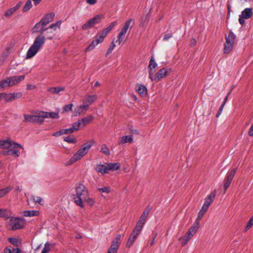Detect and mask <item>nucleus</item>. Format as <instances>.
Returning a JSON list of instances; mask_svg holds the SVG:
<instances>
[{"label": "nucleus", "instance_id": "obj_25", "mask_svg": "<svg viewBox=\"0 0 253 253\" xmlns=\"http://www.w3.org/2000/svg\"><path fill=\"white\" fill-rule=\"evenodd\" d=\"M13 187L11 186H9L4 188L0 189V198L3 197L6 194L9 193L12 190Z\"/></svg>", "mask_w": 253, "mask_h": 253}, {"label": "nucleus", "instance_id": "obj_38", "mask_svg": "<svg viewBox=\"0 0 253 253\" xmlns=\"http://www.w3.org/2000/svg\"><path fill=\"white\" fill-rule=\"evenodd\" d=\"M32 6V1L31 0H28L26 2L25 5L23 6L22 10L23 12H25L28 11L30 9V8Z\"/></svg>", "mask_w": 253, "mask_h": 253}, {"label": "nucleus", "instance_id": "obj_54", "mask_svg": "<svg viewBox=\"0 0 253 253\" xmlns=\"http://www.w3.org/2000/svg\"><path fill=\"white\" fill-rule=\"evenodd\" d=\"M84 112L83 109H82L81 106H78L75 111V116H77L80 115L82 113Z\"/></svg>", "mask_w": 253, "mask_h": 253}, {"label": "nucleus", "instance_id": "obj_44", "mask_svg": "<svg viewBox=\"0 0 253 253\" xmlns=\"http://www.w3.org/2000/svg\"><path fill=\"white\" fill-rule=\"evenodd\" d=\"M51 245H52V244H50L48 242H46L41 253H49L50 250V246Z\"/></svg>", "mask_w": 253, "mask_h": 253}, {"label": "nucleus", "instance_id": "obj_40", "mask_svg": "<svg viewBox=\"0 0 253 253\" xmlns=\"http://www.w3.org/2000/svg\"><path fill=\"white\" fill-rule=\"evenodd\" d=\"M143 226V225H142V224L137 222V224L133 229L132 232L134 233H137V234L139 235V233L142 229Z\"/></svg>", "mask_w": 253, "mask_h": 253}, {"label": "nucleus", "instance_id": "obj_31", "mask_svg": "<svg viewBox=\"0 0 253 253\" xmlns=\"http://www.w3.org/2000/svg\"><path fill=\"white\" fill-rule=\"evenodd\" d=\"M149 19L150 15L149 14H147L145 16L142 17L141 18L140 26L142 27L146 26L149 20Z\"/></svg>", "mask_w": 253, "mask_h": 253}, {"label": "nucleus", "instance_id": "obj_43", "mask_svg": "<svg viewBox=\"0 0 253 253\" xmlns=\"http://www.w3.org/2000/svg\"><path fill=\"white\" fill-rule=\"evenodd\" d=\"M81 126L82 123L81 121H79L78 122H75L71 128L72 129V131L75 132L76 130L79 129Z\"/></svg>", "mask_w": 253, "mask_h": 253}, {"label": "nucleus", "instance_id": "obj_52", "mask_svg": "<svg viewBox=\"0 0 253 253\" xmlns=\"http://www.w3.org/2000/svg\"><path fill=\"white\" fill-rule=\"evenodd\" d=\"M132 19L130 18L128 19L127 21H126L124 27L122 29L127 31L131 23L132 22Z\"/></svg>", "mask_w": 253, "mask_h": 253}, {"label": "nucleus", "instance_id": "obj_57", "mask_svg": "<svg viewBox=\"0 0 253 253\" xmlns=\"http://www.w3.org/2000/svg\"><path fill=\"white\" fill-rule=\"evenodd\" d=\"M207 210L208 209H205V210H204V209H203V207H202L201 210L199 211V213H198V217L197 218V219L198 220H200L202 218V216H203L204 213L206 212Z\"/></svg>", "mask_w": 253, "mask_h": 253}, {"label": "nucleus", "instance_id": "obj_60", "mask_svg": "<svg viewBox=\"0 0 253 253\" xmlns=\"http://www.w3.org/2000/svg\"><path fill=\"white\" fill-rule=\"evenodd\" d=\"M33 201L37 203L40 204V205H42V199L41 197H32Z\"/></svg>", "mask_w": 253, "mask_h": 253}, {"label": "nucleus", "instance_id": "obj_23", "mask_svg": "<svg viewBox=\"0 0 253 253\" xmlns=\"http://www.w3.org/2000/svg\"><path fill=\"white\" fill-rule=\"evenodd\" d=\"M12 146V142L7 140H0V148L8 149Z\"/></svg>", "mask_w": 253, "mask_h": 253}, {"label": "nucleus", "instance_id": "obj_37", "mask_svg": "<svg viewBox=\"0 0 253 253\" xmlns=\"http://www.w3.org/2000/svg\"><path fill=\"white\" fill-rule=\"evenodd\" d=\"M100 152H101L102 153L104 154L106 156H109L110 155V150L108 147L107 146V145L105 144L102 145V147L100 149Z\"/></svg>", "mask_w": 253, "mask_h": 253}, {"label": "nucleus", "instance_id": "obj_46", "mask_svg": "<svg viewBox=\"0 0 253 253\" xmlns=\"http://www.w3.org/2000/svg\"><path fill=\"white\" fill-rule=\"evenodd\" d=\"M73 106V103H70L67 105H66L64 106L63 108V111L62 113H64L65 112L70 111L72 110V107Z\"/></svg>", "mask_w": 253, "mask_h": 253}, {"label": "nucleus", "instance_id": "obj_22", "mask_svg": "<svg viewBox=\"0 0 253 253\" xmlns=\"http://www.w3.org/2000/svg\"><path fill=\"white\" fill-rule=\"evenodd\" d=\"M39 214V211L36 210L32 211H23V215L24 216L32 217L37 216Z\"/></svg>", "mask_w": 253, "mask_h": 253}, {"label": "nucleus", "instance_id": "obj_9", "mask_svg": "<svg viewBox=\"0 0 253 253\" xmlns=\"http://www.w3.org/2000/svg\"><path fill=\"white\" fill-rule=\"evenodd\" d=\"M95 169L97 172H100L103 174L107 173L108 172L107 166L101 164V163L96 165Z\"/></svg>", "mask_w": 253, "mask_h": 253}, {"label": "nucleus", "instance_id": "obj_3", "mask_svg": "<svg viewBox=\"0 0 253 253\" xmlns=\"http://www.w3.org/2000/svg\"><path fill=\"white\" fill-rule=\"evenodd\" d=\"M9 221L10 228L12 230L20 229L24 227L25 219L22 217H10Z\"/></svg>", "mask_w": 253, "mask_h": 253}, {"label": "nucleus", "instance_id": "obj_39", "mask_svg": "<svg viewBox=\"0 0 253 253\" xmlns=\"http://www.w3.org/2000/svg\"><path fill=\"white\" fill-rule=\"evenodd\" d=\"M8 241L10 243L13 245L14 246L18 247L20 245L21 243L19 240L14 237H10L8 238Z\"/></svg>", "mask_w": 253, "mask_h": 253}, {"label": "nucleus", "instance_id": "obj_61", "mask_svg": "<svg viewBox=\"0 0 253 253\" xmlns=\"http://www.w3.org/2000/svg\"><path fill=\"white\" fill-rule=\"evenodd\" d=\"M61 131L63 135L68 134L74 132L73 131H72V129L71 127L69 128L62 129Z\"/></svg>", "mask_w": 253, "mask_h": 253}, {"label": "nucleus", "instance_id": "obj_34", "mask_svg": "<svg viewBox=\"0 0 253 253\" xmlns=\"http://www.w3.org/2000/svg\"><path fill=\"white\" fill-rule=\"evenodd\" d=\"M92 120V117L90 116L89 117L83 118L79 121H81L82 123V126H84L88 124Z\"/></svg>", "mask_w": 253, "mask_h": 253}, {"label": "nucleus", "instance_id": "obj_21", "mask_svg": "<svg viewBox=\"0 0 253 253\" xmlns=\"http://www.w3.org/2000/svg\"><path fill=\"white\" fill-rule=\"evenodd\" d=\"M108 170H116L118 169L120 167V164L119 163H108L107 164Z\"/></svg>", "mask_w": 253, "mask_h": 253}, {"label": "nucleus", "instance_id": "obj_26", "mask_svg": "<svg viewBox=\"0 0 253 253\" xmlns=\"http://www.w3.org/2000/svg\"><path fill=\"white\" fill-rule=\"evenodd\" d=\"M61 21H58L55 23H53L50 25V26L46 29V31H49L51 29L53 31H55L57 30V27H60V26L61 24Z\"/></svg>", "mask_w": 253, "mask_h": 253}, {"label": "nucleus", "instance_id": "obj_19", "mask_svg": "<svg viewBox=\"0 0 253 253\" xmlns=\"http://www.w3.org/2000/svg\"><path fill=\"white\" fill-rule=\"evenodd\" d=\"M102 42L98 39V37H96V39L95 40H93L91 42L90 44L88 45L87 48L86 49V51L87 50H90L95 48V47L98 44L100 43H101Z\"/></svg>", "mask_w": 253, "mask_h": 253}, {"label": "nucleus", "instance_id": "obj_2", "mask_svg": "<svg viewBox=\"0 0 253 253\" xmlns=\"http://www.w3.org/2000/svg\"><path fill=\"white\" fill-rule=\"evenodd\" d=\"M88 195V191L85 186L80 184L76 188V194L73 195L75 203L81 207H84L83 199Z\"/></svg>", "mask_w": 253, "mask_h": 253}, {"label": "nucleus", "instance_id": "obj_6", "mask_svg": "<svg viewBox=\"0 0 253 253\" xmlns=\"http://www.w3.org/2000/svg\"><path fill=\"white\" fill-rule=\"evenodd\" d=\"M170 68H163L160 69L155 76V80H160L169 75L171 72Z\"/></svg>", "mask_w": 253, "mask_h": 253}, {"label": "nucleus", "instance_id": "obj_15", "mask_svg": "<svg viewBox=\"0 0 253 253\" xmlns=\"http://www.w3.org/2000/svg\"><path fill=\"white\" fill-rule=\"evenodd\" d=\"M199 228V221L197 222L196 223L193 224L189 229L187 233H188L189 235H190L192 236L196 233Z\"/></svg>", "mask_w": 253, "mask_h": 253}, {"label": "nucleus", "instance_id": "obj_12", "mask_svg": "<svg viewBox=\"0 0 253 253\" xmlns=\"http://www.w3.org/2000/svg\"><path fill=\"white\" fill-rule=\"evenodd\" d=\"M5 156H12L14 157H19L20 152L16 150L9 149L8 150L2 151L1 153Z\"/></svg>", "mask_w": 253, "mask_h": 253}, {"label": "nucleus", "instance_id": "obj_18", "mask_svg": "<svg viewBox=\"0 0 253 253\" xmlns=\"http://www.w3.org/2000/svg\"><path fill=\"white\" fill-rule=\"evenodd\" d=\"M252 9L251 8H246L242 12L241 15L246 19L250 18L252 15Z\"/></svg>", "mask_w": 253, "mask_h": 253}, {"label": "nucleus", "instance_id": "obj_35", "mask_svg": "<svg viewBox=\"0 0 253 253\" xmlns=\"http://www.w3.org/2000/svg\"><path fill=\"white\" fill-rule=\"evenodd\" d=\"M119 245L112 242V245L108 250L109 253H117Z\"/></svg>", "mask_w": 253, "mask_h": 253}, {"label": "nucleus", "instance_id": "obj_16", "mask_svg": "<svg viewBox=\"0 0 253 253\" xmlns=\"http://www.w3.org/2000/svg\"><path fill=\"white\" fill-rule=\"evenodd\" d=\"M133 137L131 135H125L123 136L120 142H119V144H124L126 143H131L133 142Z\"/></svg>", "mask_w": 253, "mask_h": 253}, {"label": "nucleus", "instance_id": "obj_59", "mask_svg": "<svg viewBox=\"0 0 253 253\" xmlns=\"http://www.w3.org/2000/svg\"><path fill=\"white\" fill-rule=\"evenodd\" d=\"M211 202V201L208 200L206 198L205 203L203 205V209H204V210H205V209H208Z\"/></svg>", "mask_w": 253, "mask_h": 253}, {"label": "nucleus", "instance_id": "obj_20", "mask_svg": "<svg viewBox=\"0 0 253 253\" xmlns=\"http://www.w3.org/2000/svg\"><path fill=\"white\" fill-rule=\"evenodd\" d=\"M236 38L235 35L232 32H230L227 36L225 37V42L226 43H234V41Z\"/></svg>", "mask_w": 253, "mask_h": 253}, {"label": "nucleus", "instance_id": "obj_13", "mask_svg": "<svg viewBox=\"0 0 253 253\" xmlns=\"http://www.w3.org/2000/svg\"><path fill=\"white\" fill-rule=\"evenodd\" d=\"M24 119L23 120V122L34 123L38 121V118H39V117L38 116L24 114Z\"/></svg>", "mask_w": 253, "mask_h": 253}, {"label": "nucleus", "instance_id": "obj_30", "mask_svg": "<svg viewBox=\"0 0 253 253\" xmlns=\"http://www.w3.org/2000/svg\"><path fill=\"white\" fill-rule=\"evenodd\" d=\"M1 95L2 98H5L6 102H9L14 100L12 93H6L3 92Z\"/></svg>", "mask_w": 253, "mask_h": 253}, {"label": "nucleus", "instance_id": "obj_1", "mask_svg": "<svg viewBox=\"0 0 253 253\" xmlns=\"http://www.w3.org/2000/svg\"><path fill=\"white\" fill-rule=\"evenodd\" d=\"M45 42V37L43 35L37 36L33 43L28 49L26 56V59H30L34 57L44 45Z\"/></svg>", "mask_w": 253, "mask_h": 253}, {"label": "nucleus", "instance_id": "obj_10", "mask_svg": "<svg viewBox=\"0 0 253 253\" xmlns=\"http://www.w3.org/2000/svg\"><path fill=\"white\" fill-rule=\"evenodd\" d=\"M136 89L137 92L141 96H145L147 93V88L143 85L138 84L136 86Z\"/></svg>", "mask_w": 253, "mask_h": 253}, {"label": "nucleus", "instance_id": "obj_48", "mask_svg": "<svg viewBox=\"0 0 253 253\" xmlns=\"http://www.w3.org/2000/svg\"><path fill=\"white\" fill-rule=\"evenodd\" d=\"M83 201H85L90 206H92L94 205L95 202L92 198L88 197V195L83 199Z\"/></svg>", "mask_w": 253, "mask_h": 253}, {"label": "nucleus", "instance_id": "obj_63", "mask_svg": "<svg viewBox=\"0 0 253 253\" xmlns=\"http://www.w3.org/2000/svg\"><path fill=\"white\" fill-rule=\"evenodd\" d=\"M225 182L224 185V193L226 192L227 189L229 188V187L230 186V185L231 183V181H229L228 180H227L226 179H225Z\"/></svg>", "mask_w": 253, "mask_h": 253}, {"label": "nucleus", "instance_id": "obj_45", "mask_svg": "<svg viewBox=\"0 0 253 253\" xmlns=\"http://www.w3.org/2000/svg\"><path fill=\"white\" fill-rule=\"evenodd\" d=\"M8 54L6 52H3L0 54V65H1L6 60Z\"/></svg>", "mask_w": 253, "mask_h": 253}, {"label": "nucleus", "instance_id": "obj_58", "mask_svg": "<svg viewBox=\"0 0 253 253\" xmlns=\"http://www.w3.org/2000/svg\"><path fill=\"white\" fill-rule=\"evenodd\" d=\"M215 190H214L213 192H211L206 199H207L208 200H210V201L212 202L215 198Z\"/></svg>", "mask_w": 253, "mask_h": 253}, {"label": "nucleus", "instance_id": "obj_64", "mask_svg": "<svg viewBox=\"0 0 253 253\" xmlns=\"http://www.w3.org/2000/svg\"><path fill=\"white\" fill-rule=\"evenodd\" d=\"M151 209H152V208L150 206H148L142 213L143 214L145 213V215L147 216L148 215V214H149V213L150 212Z\"/></svg>", "mask_w": 253, "mask_h": 253}, {"label": "nucleus", "instance_id": "obj_8", "mask_svg": "<svg viewBox=\"0 0 253 253\" xmlns=\"http://www.w3.org/2000/svg\"><path fill=\"white\" fill-rule=\"evenodd\" d=\"M45 26H43L42 23H40V21L38 22L33 29V33H43L46 31Z\"/></svg>", "mask_w": 253, "mask_h": 253}, {"label": "nucleus", "instance_id": "obj_47", "mask_svg": "<svg viewBox=\"0 0 253 253\" xmlns=\"http://www.w3.org/2000/svg\"><path fill=\"white\" fill-rule=\"evenodd\" d=\"M64 140L70 143H76L77 142V140L74 137H71L70 136L65 137Z\"/></svg>", "mask_w": 253, "mask_h": 253}, {"label": "nucleus", "instance_id": "obj_50", "mask_svg": "<svg viewBox=\"0 0 253 253\" xmlns=\"http://www.w3.org/2000/svg\"><path fill=\"white\" fill-rule=\"evenodd\" d=\"M97 189L100 192L105 193L106 194H108L110 192V188L108 186H105L102 188H98Z\"/></svg>", "mask_w": 253, "mask_h": 253}, {"label": "nucleus", "instance_id": "obj_32", "mask_svg": "<svg viewBox=\"0 0 253 253\" xmlns=\"http://www.w3.org/2000/svg\"><path fill=\"white\" fill-rule=\"evenodd\" d=\"M0 217L8 219L9 217V211L4 209H0Z\"/></svg>", "mask_w": 253, "mask_h": 253}, {"label": "nucleus", "instance_id": "obj_29", "mask_svg": "<svg viewBox=\"0 0 253 253\" xmlns=\"http://www.w3.org/2000/svg\"><path fill=\"white\" fill-rule=\"evenodd\" d=\"M97 96L96 95H88L85 101V103H87L89 105L92 104L96 99Z\"/></svg>", "mask_w": 253, "mask_h": 253}, {"label": "nucleus", "instance_id": "obj_24", "mask_svg": "<svg viewBox=\"0 0 253 253\" xmlns=\"http://www.w3.org/2000/svg\"><path fill=\"white\" fill-rule=\"evenodd\" d=\"M0 85L2 88L6 87L7 86H11L12 85L11 84V82L9 77L6 79L1 80L0 82Z\"/></svg>", "mask_w": 253, "mask_h": 253}, {"label": "nucleus", "instance_id": "obj_53", "mask_svg": "<svg viewBox=\"0 0 253 253\" xmlns=\"http://www.w3.org/2000/svg\"><path fill=\"white\" fill-rule=\"evenodd\" d=\"M145 214H145L142 213L141 214L138 221H137L138 223L142 224V225H144L145 224L146 218L147 217Z\"/></svg>", "mask_w": 253, "mask_h": 253}, {"label": "nucleus", "instance_id": "obj_11", "mask_svg": "<svg viewBox=\"0 0 253 253\" xmlns=\"http://www.w3.org/2000/svg\"><path fill=\"white\" fill-rule=\"evenodd\" d=\"M10 80L11 82V84L12 86L18 84L19 82L23 80L25 78V76L23 75L22 76H17L9 77Z\"/></svg>", "mask_w": 253, "mask_h": 253}, {"label": "nucleus", "instance_id": "obj_28", "mask_svg": "<svg viewBox=\"0 0 253 253\" xmlns=\"http://www.w3.org/2000/svg\"><path fill=\"white\" fill-rule=\"evenodd\" d=\"M236 171L237 168H234L231 171L228 172L225 179L228 180L229 181H230L232 182Z\"/></svg>", "mask_w": 253, "mask_h": 253}, {"label": "nucleus", "instance_id": "obj_56", "mask_svg": "<svg viewBox=\"0 0 253 253\" xmlns=\"http://www.w3.org/2000/svg\"><path fill=\"white\" fill-rule=\"evenodd\" d=\"M48 118L52 119H58L59 118V114L56 112L48 113Z\"/></svg>", "mask_w": 253, "mask_h": 253}, {"label": "nucleus", "instance_id": "obj_55", "mask_svg": "<svg viewBox=\"0 0 253 253\" xmlns=\"http://www.w3.org/2000/svg\"><path fill=\"white\" fill-rule=\"evenodd\" d=\"M107 36V34L105 33V32H103L102 31V32L98 34L96 37H98V39L102 42L103 41L104 38Z\"/></svg>", "mask_w": 253, "mask_h": 253}, {"label": "nucleus", "instance_id": "obj_49", "mask_svg": "<svg viewBox=\"0 0 253 253\" xmlns=\"http://www.w3.org/2000/svg\"><path fill=\"white\" fill-rule=\"evenodd\" d=\"M115 46H116V44L115 43L114 39L113 40V41L112 42L109 48L108 49L107 52L106 54V56H107L108 55H109L112 52V51L113 50V49H114Z\"/></svg>", "mask_w": 253, "mask_h": 253}, {"label": "nucleus", "instance_id": "obj_17", "mask_svg": "<svg viewBox=\"0 0 253 253\" xmlns=\"http://www.w3.org/2000/svg\"><path fill=\"white\" fill-rule=\"evenodd\" d=\"M64 87H52L49 88L47 90L51 93L59 94L61 91H64Z\"/></svg>", "mask_w": 253, "mask_h": 253}, {"label": "nucleus", "instance_id": "obj_4", "mask_svg": "<svg viewBox=\"0 0 253 253\" xmlns=\"http://www.w3.org/2000/svg\"><path fill=\"white\" fill-rule=\"evenodd\" d=\"M94 141L93 140H90L84 144L83 147L80 148L74 155L79 160L84 156L92 146Z\"/></svg>", "mask_w": 253, "mask_h": 253}, {"label": "nucleus", "instance_id": "obj_42", "mask_svg": "<svg viewBox=\"0 0 253 253\" xmlns=\"http://www.w3.org/2000/svg\"><path fill=\"white\" fill-rule=\"evenodd\" d=\"M78 161H79V159L74 154L73 157H72L70 159H69L68 161L66 162L65 165L66 166H70Z\"/></svg>", "mask_w": 253, "mask_h": 253}, {"label": "nucleus", "instance_id": "obj_36", "mask_svg": "<svg viewBox=\"0 0 253 253\" xmlns=\"http://www.w3.org/2000/svg\"><path fill=\"white\" fill-rule=\"evenodd\" d=\"M158 66L157 63L155 61L154 57L153 56H151L149 65V68L150 69H153L156 68Z\"/></svg>", "mask_w": 253, "mask_h": 253}, {"label": "nucleus", "instance_id": "obj_41", "mask_svg": "<svg viewBox=\"0 0 253 253\" xmlns=\"http://www.w3.org/2000/svg\"><path fill=\"white\" fill-rule=\"evenodd\" d=\"M48 112H42L40 113L39 115L38 116L39 118H38V121L40 122H42L44 118H48Z\"/></svg>", "mask_w": 253, "mask_h": 253}, {"label": "nucleus", "instance_id": "obj_51", "mask_svg": "<svg viewBox=\"0 0 253 253\" xmlns=\"http://www.w3.org/2000/svg\"><path fill=\"white\" fill-rule=\"evenodd\" d=\"M253 225V215L250 218L249 221L247 223V224L246 226L245 230L247 231L249 229H250L252 225Z\"/></svg>", "mask_w": 253, "mask_h": 253}, {"label": "nucleus", "instance_id": "obj_62", "mask_svg": "<svg viewBox=\"0 0 253 253\" xmlns=\"http://www.w3.org/2000/svg\"><path fill=\"white\" fill-rule=\"evenodd\" d=\"M12 93L13 95L14 100L21 97L23 95L22 93L21 92H12Z\"/></svg>", "mask_w": 253, "mask_h": 253}, {"label": "nucleus", "instance_id": "obj_33", "mask_svg": "<svg viewBox=\"0 0 253 253\" xmlns=\"http://www.w3.org/2000/svg\"><path fill=\"white\" fill-rule=\"evenodd\" d=\"M233 44H234L230 43V42L229 43L225 42L224 44V45H225L224 49V53H230L233 49Z\"/></svg>", "mask_w": 253, "mask_h": 253}, {"label": "nucleus", "instance_id": "obj_5", "mask_svg": "<svg viewBox=\"0 0 253 253\" xmlns=\"http://www.w3.org/2000/svg\"><path fill=\"white\" fill-rule=\"evenodd\" d=\"M101 20V17L100 15H96L93 18L89 19L87 22L82 26V29L84 30L88 29L92 27L94 24L98 23Z\"/></svg>", "mask_w": 253, "mask_h": 253}, {"label": "nucleus", "instance_id": "obj_7", "mask_svg": "<svg viewBox=\"0 0 253 253\" xmlns=\"http://www.w3.org/2000/svg\"><path fill=\"white\" fill-rule=\"evenodd\" d=\"M55 14L53 12H50L45 14L40 20V23H42L43 26H46L54 18Z\"/></svg>", "mask_w": 253, "mask_h": 253}, {"label": "nucleus", "instance_id": "obj_14", "mask_svg": "<svg viewBox=\"0 0 253 253\" xmlns=\"http://www.w3.org/2000/svg\"><path fill=\"white\" fill-rule=\"evenodd\" d=\"M138 236V235H137V233H134L133 232H132L130 234L128 241L126 243V247H130L131 246L137 238Z\"/></svg>", "mask_w": 253, "mask_h": 253}, {"label": "nucleus", "instance_id": "obj_27", "mask_svg": "<svg viewBox=\"0 0 253 253\" xmlns=\"http://www.w3.org/2000/svg\"><path fill=\"white\" fill-rule=\"evenodd\" d=\"M236 171L237 168H234L231 171L228 172L225 179L228 180L229 181H230L232 182Z\"/></svg>", "mask_w": 253, "mask_h": 253}]
</instances>
